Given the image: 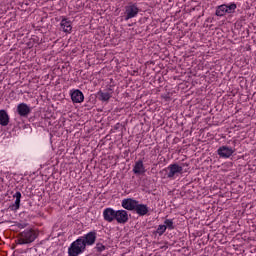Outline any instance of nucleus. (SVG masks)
<instances>
[{
  "label": "nucleus",
  "instance_id": "obj_19",
  "mask_svg": "<svg viewBox=\"0 0 256 256\" xmlns=\"http://www.w3.org/2000/svg\"><path fill=\"white\" fill-rule=\"evenodd\" d=\"M105 249H107V246L103 245V243H97L95 246V250L97 251V253H103Z\"/></svg>",
  "mask_w": 256,
  "mask_h": 256
},
{
  "label": "nucleus",
  "instance_id": "obj_2",
  "mask_svg": "<svg viewBox=\"0 0 256 256\" xmlns=\"http://www.w3.org/2000/svg\"><path fill=\"white\" fill-rule=\"evenodd\" d=\"M37 237H39V233H37V231L33 229H26L19 233L16 243L18 245H29V243H33Z\"/></svg>",
  "mask_w": 256,
  "mask_h": 256
},
{
  "label": "nucleus",
  "instance_id": "obj_16",
  "mask_svg": "<svg viewBox=\"0 0 256 256\" xmlns=\"http://www.w3.org/2000/svg\"><path fill=\"white\" fill-rule=\"evenodd\" d=\"M0 125H2V127L9 125V114H7L5 110H0Z\"/></svg>",
  "mask_w": 256,
  "mask_h": 256
},
{
  "label": "nucleus",
  "instance_id": "obj_8",
  "mask_svg": "<svg viewBox=\"0 0 256 256\" xmlns=\"http://www.w3.org/2000/svg\"><path fill=\"white\" fill-rule=\"evenodd\" d=\"M97 97L99 99V101H103L104 103L109 102V99H111L113 97V89H111V87H109L108 89L104 91H99L97 93Z\"/></svg>",
  "mask_w": 256,
  "mask_h": 256
},
{
  "label": "nucleus",
  "instance_id": "obj_1",
  "mask_svg": "<svg viewBox=\"0 0 256 256\" xmlns=\"http://www.w3.org/2000/svg\"><path fill=\"white\" fill-rule=\"evenodd\" d=\"M95 241H97V232L91 231L85 234L82 238H78L74 241L70 247L68 248V256H79L85 249H87V245H95Z\"/></svg>",
  "mask_w": 256,
  "mask_h": 256
},
{
  "label": "nucleus",
  "instance_id": "obj_18",
  "mask_svg": "<svg viewBox=\"0 0 256 256\" xmlns=\"http://www.w3.org/2000/svg\"><path fill=\"white\" fill-rule=\"evenodd\" d=\"M164 225L166 229H169V231H173V229H175V225L173 224V220L171 219H166L164 221Z\"/></svg>",
  "mask_w": 256,
  "mask_h": 256
},
{
  "label": "nucleus",
  "instance_id": "obj_14",
  "mask_svg": "<svg viewBox=\"0 0 256 256\" xmlns=\"http://www.w3.org/2000/svg\"><path fill=\"white\" fill-rule=\"evenodd\" d=\"M13 197L16 199L15 203L9 206V209L11 211H17L19 210V207H21V192H16Z\"/></svg>",
  "mask_w": 256,
  "mask_h": 256
},
{
  "label": "nucleus",
  "instance_id": "obj_7",
  "mask_svg": "<svg viewBox=\"0 0 256 256\" xmlns=\"http://www.w3.org/2000/svg\"><path fill=\"white\" fill-rule=\"evenodd\" d=\"M115 221L120 225H125L129 221V214L126 210H116V218Z\"/></svg>",
  "mask_w": 256,
  "mask_h": 256
},
{
  "label": "nucleus",
  "instance_id": "obj_6",
  "mask_svg": "<svg viewBox=\"0 0 256 256\" xmlns=\"http://www.w3.org/2000/svg\"><path fill=\"white\" fill-rule=\"evenodd\" d=\"M116 215H117V210L113 208H106L103 211V218H104V221H107V223H113V221H115Z\"/></svg>",
  "mask_w": 256,
  "mask_h": 256
},
{
  "label": "nucleus",
  "instance_id": "obj_12",
  "mask_svg": "<svg viewBox=\"0 0 256 256\" xmlns=\"http://www.w3.org/2000/svg\"><path fill=\"white\" fill-rule=\"evenodd\" d=\"M70 95L73 103H83V101H85V96L79 89L74 90Z\"/></svg>",
  "mask_w": 256,
  "mask_h": 256
},
{
  "label": "nucleus",
  "instance_id": "obj_4",
  "mask_svg": "<svg viewBox=\"0 0 256 256\" xmlns=\"http://www.w3.org/2000/svg\"><path fill=\"white\" fill-rule=\"evenodd\" d=\"M136 15H139V7L137 4H131L125 6L124 19L125 21H129V19H133Z\"/></svg>",
  "mask_w": 256,
  "mask_h": 256
},
{
  "label": "nucleus",
  "instance_id": "obj_5",
  "mask_svg": "<svg viewBox=\"0 0 256 256\" xmlns=\"http://www.w3.org/2000/svg\"><path fill=\"white\" fill-rule=\"evenodd\" d=\"M163 171H165V173H168L167 174L168 179H173V177H175L177 173L182 175L183 167L179 166V164H171L167 168H165Z\"/></svg>",
  "mask_w": 256,
  "mask_h": 256
},
{
  "label": "nucleus",
  "instance_id": "obj_17",
  "mask_svg": "<svg viewBox=\"0 0 256 256\" xmlns=\"http://www.w3.org/2000/svg\"><path fill=\"white\" fill-rule=\"evenodd\" d=\"M60 25L64 33H70L73 29V26H71V21H67V18H63Z\"/></svg>",
  "mask_w": 256,
  "mask_h": 256
},
{
  "label": "nucleus",
  "instance_id": "obj_3",
  "mask_svg": "<svg viewBox=\"0 0 256 256\" xmlns=\"http://www.w3.org/2000/svg\"><path fill=\"white\" fill-rule=\"evenodd\" d=\"M235 9H237V4L231 3L230 5L222 4L216 7L215 15L217 17H225V15L235 13Z\"/></svg>",
  "mask_w": 256,
  "mask_h": 256
},
{
  "label": "nucleus",
  "instance_id": "obj_20",
  "mask_svg": "<svg viewBox=\"0 0 256 256\" xmlns=\"http://www.w3.org/2000/svg\"><path fill=\"white\" fill-rule=\"evenodd\" d=\"M165 231H167V226L159 225L156 230V233H158V235H163V233H165Z\"/></svg>",
  "mask_w": 256,
  "mask_h": 256
},
{
  "label": "nucleus",
  "instance_id": "obj_13",
  "mask_svg": "<svg viewBox=\"0 0 256 256\" xmlns=\"http://www.w3.org/2000/svg\"><path fill=\"white\" fill-rule=\"evenodd\" d=\"M134 211L140 217H145V215H147V213H149V207H147V205H145V204H139V202H137V204L134 208Z\"/></svg>",
  "mask_w": 256,
  "mask_h": 256
},
{
  "label": "nucleus",
  "instance_id": "obj_9",
  "mask_svg": "<svg viewBox=\"0 0 256 256\" xmlns=\"http://www.w3.org/2000/svg\"><path fill=\"white\" fill-rule=\"evenodd\" d=\"M16 111L20 117H29L31 115V107L25 103L18 104Z\"/></svg>",
  "mask_w": 256,
  "mask_h": 256
},
{
  "label": "nucleus",
  "instance_id": "obj_11",
  "mask_svg": "<svg viewBox=\"0 0 256 256\" xmlns=\"http://www.w3.org/2000/svg\"><path fill=\"white\" fill-rule=\"evenodd\" d=\"M138 201L133 198H128L122 200V207L127 211H135V207L137 206Z\"/></svg>",
  "mask_w": 256,
  "mask_h": 256
},
{
  "label": "nucleus",
  "instance_id": "obj_15",
  "mask_svg": "<svg viewBox=\"0 0 256 256\" xmlns=\"http://www.w3.org/2000/svg\"><path fill=\"white\" fill-rule=\"evenodd\" d=\"M133 173H135V175H143V173H145V166L143 165V160H138L135 163Z\"/></svg>",
  "mask_w": 256,
  "mask_h": 256
},
{
  "label": "nucleus",
  "instance_id": "obj_10",
  "mask_svg": "<svg viewBox=\"0 0 256 256\" xmlns=\"http://www.w3.org/2000/svg\"><path fill=\"white\" fill-rule=\"evenodd\" d=\"M217 152L219 157H222L223 159H229V157L235 153V150L227 146H222L218 149Z\"/></svg>",
  "mask_w": 256,
  "mask_h": 256
}]
</instances>
